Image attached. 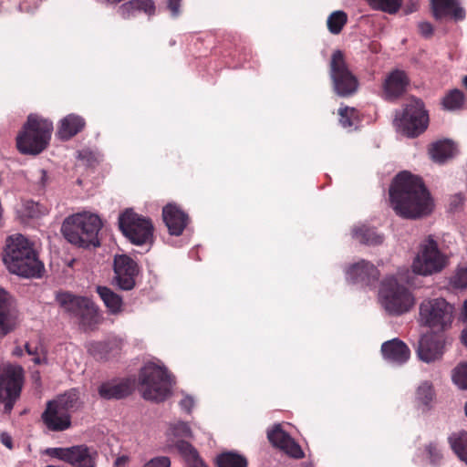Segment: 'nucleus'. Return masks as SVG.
<instances>
[{
  "label": "nucleus",
  "instance_id": "obj_7",
  "mask_svg": "<svg viewBox=\"0 0 467 467\" xmlns=\"http://www.w3.org/2000/svg\"><path fill=\"white\" fill-rule=\"evenodd\" d=\"M379 301L385 311L392 316L409 312L415 304L412 293L393 276H388L381 282Z\"/></svg>",
  "mask_w": 467,
  "mask_h": 467
},
{
  "label": "nucleus",
  "instance_id": "obj_27",
  "mask_svg": "<svg viewBox=\"0 0 467 467\" xmlns=\"http://www.w3.org/2000/svg\"><path fill=\"white\" fill-rule=\"evenodd\" d=\"M132 386L128 380H113L102 383L99 387V394L102 399H122L131 393Z\"/></svg>",
  "mask_w": 467,
  "mask_h": 467
},
{
  "label": "nucleus",
  "instance_id": "obj_10",
  "mask_svg": "<svg viewBox=\"0 0 467 467\" xmlns=\"http://www.w3.org/2000/svg\"><path fill=\"white\" fill-rule=\"evenodd\" d=\"M119 225L122 234L135 245L151 244L153 225L150 219L132 210H126L119 217Z\"/></svg>",
  "mask_w": 467,
  "mask_h": 467
},
{
  "label": "nucleus",
  "instance_id": "obj_47",
  "mask_svg": "<svg viewBox=\"0 0 467 467\" xmlns=\"http://www.w3.org/2000/svg\"><path fill=\"white\" fill-rule=\"evenodd\" d=\"M143 467H171V460L167 456H157L148 461Z\"/></svg>",
  "mask_w": 467,
  "mask_h": 467
},
{
  "label": "nucleus",
  "instance_id": "obj_53",
  "mask_svg": "<svg viewBox=\"0 0 467 467\" xmlns=\"http://www.w3.org/2000/svg\"><path fill=\"white\" fill-rule=\"evenodd\" d=\"M25 348H26V350L27 354L30 355V356L36 355L37 352H38L37 347L36 346H32L29 343H26Z\"/></svg>",
  "mask_w": 467,
  "mask_h": 467
},
{
  "label": "nucleus",
  "instance_id": "obj_46",
  "mask_svg": "<svg viewBox=\"0 0 467 467\" xmlns=\"http://www.w3.org/2000/svg\"><path fill=\"white\" fill-rule=\"evenodd\" d=\"M181 393L182 398L179 401V406L182 410L187 413H191L195 404L194 398L189 394H186L184 391H182Z\"/></svg>",
  "mask_w": 467,
  "mask_h": 467
},
{
  "label": "nucleus",
  "instance_id": "obj_25",
  "mask_svg": "<svg viewBox=\"0 0 467 467\" xmlns=\"http://www.w3.org/2000/svg\"><path fill=\"white\" fill-rule=\"evenodd\" d=\"M165 435L168 446L175 447L177 450L180 442H187L184 439H191L193 436L189 423L182 420L170 421Z\"/></svg>",
  "mask_w": 467,
  "mask_h": 467
},
{
  "label": "nucleus",
  "instance_id": "obj_48",
  "mask_svg": "<svg viewBox=\"0 0 467 467\" xmlns=\"http://www.w3.org/2000/svg\"><path fill=\"white\" fill-rule=\"evenodd\" d=\"M182 0H168L167 8L172 17H178L181 14V3Z\"/></svg>",
  "mask_w": 467,
  "mask_h": 467
},
{
  "label": "nucleus",
  "instance_id": "obj_13",
  "mask_svg": "<svg viewBox=\"0 0 467 467\" xmlns=\"http://www.w3.org/2000/svg\"><path fill=\"white\" fill-rule=\"evenodd\" d=\"M330 78L334 91L340 97H348L354 94L358 88V81L349 70L340 50L333 52L330 60Z\"/></svg>",
  "mask_w": 467,
  "mask_h": 467
},
{
  "label": "nucleus",
  "instance_id": "obj_44",
  "mask_svg": "<svg viewBox=\"0 0 467 467\" xmlns=\"http://www.w3.org/2000/svg\"><path fill=\"white\" fill-rule=\"evenodd\" d=\"M426 451L431 464L437 466L442 460V453L441 448L437 443L431 442L426 446Z\"/></svg>",
  "mask_w": 467,
  "mask_h": 467
},
{
  "label": "nucleus",
  "instance_id": "obj_1",
  "mask_svg": "<svg viewBox=\"0 0 467 467\" xmlns=\"http://www.w3.org/2000/svg\"><path fill=\"white\" fill-rule=\"evenodd\" d=\"M390 205L406 219H417L432 211V201L420 178L409 171L395 176L389 187Z\"/></svg>",
  "mask_w": 467,
  "mask_h": 467
},
{
  "label": "nucleus",
  "instance_id": "obj_52",
  "mask_svg": "<svg viewBox=\"0 0 467 467\" xmlns=\"http://www.w3.org/2000/svg\"><path fill=\"white\" fill-rule=\"evenodd\" d=\"M1 441L4 445H5L7 448H12V439L11 437L6 433L1 434Z\"/></svg>",
  "mask_w": 467,
  "mask_h": 467
},
{
  "label": "nucleus",
  "instance_id": "obj_14",
  "mask_svg": "<svg viewBox=\"0 0 467 467\" xmlns=\"http://www.w3.org/2000/svg\"><path fill=\"white\" fill-rule=\"evenodd\" d=\"M47 453L73 467H97L99 452L94 447L85 444L65 448H49Z\"/></svg>",
  "mask_w": 467,
  "mask_h": 467
},
{
  "label": "nucleus",
  "instance_id": "obj_9",
  "mask_svg": "<svg viewBox=\"0 0 467 467\" xmlns=\"http://www.w3.org/2000/svg\"><path fill=\"white\" fill-rule=\"evenodd\" d=\"M448 265V257L439 249L437 242L429 235L420 245L413 259V273L429 276L441 272Z\"/></svg>",
  "mask_w": 467,
  "mask_h": 467
},
{
  "label": "nucleus",
  "instance_id": "obj_39",
  "mask_svg": "<svg viewBox=\"0 0 467 467\" xmlns=\"http://www.w3.org/2000/svg\"><path fill=\"white\" fill-rule=\"evenodd\" d=\"M348 21L347 14L343 11H335L329 15L327 20V28L330 33L337 35Z\"/></svg>",
  "mask_w": 467,
  "mask_h": 467
},
{
  "label": "nucleus",
  "instance_id": "obj_49",
  "mask_svg": "<svg viewBox=\"0 0 467 467\" xmlns=\"http://www.w3.org/2000/svg\"><path fill=\"white\" fill-rule=\"evenodd\" d=\"M464 202V197L462 193H456L451 197L450 201V209L451 211H456L462 207Z\"/></svg>",
  "mask_w": 467,
  "mask_h": 467
},
{
  "label": "nucleus",
  "instance_id": "obj_8",
  "mask_svg": "<svg viewBox=\"0 0 467 467\" xmlns=\"http://www.w3.org/2000/svg\"><path fill=\"white\" fill-rule=\"evenodd\" d=\"M55 299L63 312L78 319L84 329H91L99 322L98 307L88 297L63 291L57 293Z\"/></svg>",
  "mask_w": 467,
  "mask_h": 467
},
{
  "label": "nucleus",
  "instance_id": "obj_21",
  "mask_svg": "<svg viewBox=\"0 0 467 467\" xmlns=\"http://www.w3.org/2000/svg\"><path fill=\"white\" fill-rule=\"evenodd\" d=\"M380 351L383 359L395 366L403 365L410 357L409 347L399 338L385 341L381 345Z\"/></svg>",
  "mask_w": 467,
  "mask_h": 467
},
{
  "label": "nucleus",
  "instance_id": "obj_12",
  "mask_svg": "<svg viewBox=\"0 0 467 467\" xmlns=\"http://www.w3.org/2000/svg\"><path fill=\"white\" fill-rule=\"evenodd\" d=\"M24 372L20 366L6 365L0 368V403H4V411L10 413L18 399Z\"/></svg>",
  "mask_w": 467,
  "mask_h": 467
},
{
  "label": "nucleus",
  "instance_id": "obj_24",
  "mask_svg": "<svg viewBox=\"0 0 467 467\" xmlns=\"http://www.w3.org/2000/svg\"><path fill=\"white\" fill-rule=\"evenodd\" d=\"M433 15L436 19L450 16L455 21L465 18L466 13L456 0H431Z\"/></svg>",
  "mask_w": 467,
  "mask_h": 467
},
{
  "label": "nucleus",
  "instance_id": "obj_38",
  "mask_svg": "<svg viewBox=\"0 0 467 467\" xmlns=\"http://www.w3.org/2000/svg\"><path fill=\"white\" fill-rule=\"evenodd\" d=\"M464 103V95L460 89L454 88L449 91L442 99V106L445 109L454 111L461 109Z\"/></svg>",
  "mask_w": 467,
  "mask_h": 467
},
{
  "label": "nucleus",
  "instance_id": "obj_58",
  "mask_svg": "<svg viewBox=\"0 0 467 467\" xmlns=\"http://www.w3.org/2000/svg\"><path fill=\"white\" fill-rule=\"evenodd\" d=\"M463 313H464V315L467 317V300L464 302V306H463Z\"/></svg>",
  "mask_w": 467,
  "mask_h": 467
},
{
  "label": "nucleus",
  "instance_id": "obj_51",
  "mask_svg": "<svg viewBox=\"0 0 467 467\" xmlns=\"http://www.w3.org/2000/svg\"><path fill=\"white\" fill-rule=\"evenodd\" d=\"M128 462H129V457L126 455H121V456H119L115 460L114 466L115 467H124Z\"/></svg>",
  "mask_w": 467,
  "mask_h": 467
},
{
  "label": "nucleus",
  "instance_id": "obj_54",
  "mask_svg": "<svg viewBox=\"0 0 467 467\" xmlns=\"http://www.w3.org/2000/svg\"><path fill=\"white\" fill-rule=\"evenodd\" d=\"M47 180H48V177H47L46 171L41 170L40 171V178H39L40 185L42 187L46 186V184L47 183Z\"/></svg>",
  "mask_w": 467,
  "mask_h": 467
},
{
  "label": "nucleus",
  "instance_id": "obj_19",
  "mask_svg": "<svg viewBox=\"0 0 467 467\" xmlns=\"http://www.w3.org/2000/svg\"><path fill=\"white\" fill-rule=\"evenodd\" d=\"M267 438L275 447L281 449L289 456L296 459L304 457L301 447L281 428L280 424L275 425L273 429L267 432Z\"/></svg>",
  "mask_w": 467,
  "mask_h": 467
},
{
  "label": "nucleus",
  "instance_id": "obj_56",
  "mask_svg": "<svg viewBox=\"0 0 467 467\" xmlns=\"http://www.w3.org/2000/svg\"><path fill=\"white\" fill-rule=\"evenodd\" d=\"M462 340L463 344L467 346V327L462 332Z\"/></svg>",
  "mask_w": 467,
  "mask_h": 467
},
{
  "label": "nucleus",
  "instance_id": "obj_34",
  "mask_svg": "<svg viewBox=\"0 0 467 467\" xmlns=\"http://www.w3.org/2000/svg\"><path fill=\"white\" fill-rule=\"evenodd\" d=\"M448 441L457 457L467 464V431L454 432L449 436Z\"/></svg>",
  "mask_w": 467,
  "mask_h": 467
},
{
  "label": "nucleus",
  "instance_id": "obj_15",
  "mask_svg": "<svg viewBox=\"0 0 467 467\" xmlns=\"http://www.w3.org/2000/svg\"><path fill=\"white\" fill-rule=\"evenodd\" d=\"M448 342L449 338L442 333L430 331L421 335L416 348L418 358L425 363L439 360Z\"/></svg>",
  "mask_w": 467,
  "mask_h": 467
},
{
  "label": "nucleus",
  "instance_id": "obj_57",
  "mask_svg": "<svg viewBox=\"0 0 467 467\" xmlns=\"http://www.w3.org/2000/svg\"><path fill=\"white\" fill-rule=\"evenodd\" d=\"M14 354L16 355V356H22L23 355V350L21 349V348H16L14 350Z\"/></svg>",
  "mask_w": 467,
  "mask_h": 467
},
{
  "label": "nucleus",
  "instance_id": "obj_50",
  "mask_svg": "<svg viewBox=\"0 0 467 467\" xmlns=\"http://www.w3.org/2000/svg\"><path fill=\"white\" fill-rule=\"evenodd\" d=\"M418 26L420 35L423 36L424 37H429L433 33V27L428 22H420Z\"/></svg>",
  "mask_w": 467,
  "mask_h": 467
},
{
  "label": "nucleus",
  "instance_id": "obj_55",
  "mask_svg": "<svg viewBox=\"0 0 467 467\" xmlns=\"http://www.w3.org/2000/svg\"><path fill=\"white\" fill-rule=\"evenodd\" d=\"M33 362L36 365H40L44 362L45 358H42L40 356H39V353L37 352L36 355H33Z\"/></svg>",
  "mask_w": 467,
  "mask_h": 467
},
{
  "label": "nucleus",
  "instance_id": "obj_60",
  "mask_svg": "<svg viewBox=\"0 0 467 467\" xmlns=\"http://www.w3.org/2000/svg\"><path fill=\"white\" fill-rule=\"evenodd\" d=\"M465 414H466V416H467V402H466V404H465Z\"/></svg>",
  "mask_w": 467,
  "mask_h": 467
},
{
  "label": "nucleus",
  "instance_id": "obj_37",
  "mask_svg": "<svg viewBox=\"0 0 467 467\" xmlns=\"http://www.w3.org/2000/svg\"><path fill=\"white\" fill-rule=\"evenodd\" d=\"M433 399L434 391L432 384L428 381L422 382L416 391V400L419 406H421L423 410H429Z\"/></svg>",
  "mask_w": 467,
  "mask_h": 467
},
{
  "label": "nucleus",
  "instance_id": "obj_16",
  "mask_svg": "<svg viewBox=\"0 0 467 467\" xmlns=\"http://www.w3.org/2000/svg\"><path fill=\"white\" fill-rule=\"evenodd\" d=\"M114 281L122 290H131L135 286V278L139 274L137 263L126 254L114 258Z\"/></svg>",
  "mask_w": 467,
  "mask_h": 467
},
{
  "label": "nucleus",
  "instance_id": "obj_3",
  "mask_svg": "<svg viewBox=\"0 0 467 467\" xmlns=\"http://www.w3.org/2000/svg\"><path fill=\"white\" fill-rule=\"evenodd\" d=\"M102 223L93 213H82L67 217L61 227L64 237L79 247L99 246L98 234Z\"/></svg>",
  "mask_w": 467,
  "mask_h": 467
},
{
  "label": "nucleus",
  "instance_id": "obj_32",
  "mask_svg": "<svg viewBox=\"0 0 467 467\" xmlns=\"http://www.w3.org/2000/svg\"><path fill=\"white\" fill-rule=\"evenodd\" d=\"M178 451L185 461V467H208L190 442H180Z\"/></svg>",
  "mask_w": 467,
  "mask_h": 467
},
{
  "label": "nucleus",
  "instance_id": "obj_42",
  "mask_svg": "<svg viewBox=\"0 0 467 467\" xmlns=\"http://www.w3.org/2000/svg\"><path fill=\"white\" fill-rule=\"evenodd\" d=\"M452 381L462 389H467V362L459 364L451 375Z\"/></svg>",
  "mask_w": 467,
  "mask_h": 467
},
{
  "label": "nucleus",
  "instance_id": "obj_41",
  "mask_svg": "<svg viewBox=\"0 0 467 467\" xmlns=\"http://www.w3.org/2000/svg\"><path fill=\"white\" fill-rule=\"evenodd\" d=\"M339 123L343 128H351L355 125L357 113L354 108L341 107L338 109Z\"/></svg>",
  "mask_w": 467,
  "mask_h": 467
},
{
  "label": "nucleus",
  "instance_id": "obj_29",
  "mask_svg": "<svg viewBox=\"0 0 467 467\" xmlns=\"http://www.w3.org/2000/svg\"><path fill=\"white\" fill-rule=\"evenodd\" d=\"M352 237L361 244L368 245L379 244L383 242V235L366 224L355 225L352 229Z\"/></svg>",
  "mask_w": 467,
  "mask_h": 467
},
{
  "label": "nucleus",
  "instance_id": "obj_40",
  "mask_svg": "<svg viewBox=\"0 0 467 467\" xmlns=\"http://www.w3.org/2000/svg\"><path fill=\"white\" fill-rule=\"evenodd\" d=\"M373 9L395 14L401 5V0H366Z\"/></svg>",
  "mask_w": 467,
  "mask_h": 467
},
{
  "label": "nucleus",
  "instance_id": "obj_18",
  "mask_svg": "<svg viewBox=\"0 0 467 467\" xmlns=\"http://www.w3.org/2000/svg\"><path fill=\"white\" fill-rule=\"evenodd\" d=\"M17 309L13 297L0 287V334L11 332L17 323Z\"/></svg>",
  "mask_w": 467,
  "mask_h": 467
},
{
  "label": "nucleus",
  "instance_id": "obj_30",
  "mask_svg": "<svg viewBox=\"0 0 467 467\" xmlns=\"http://www.w3.org/2000/svg\"><path fill=\"white\" fill-rule=\"evenodd\" d=\"M137 11H143L150 16L155 12V5L152 0H130L124 3L119 9L120 16L127 18Z\"/></svg>",
  "mask_w": 467,
  "mask_h": 467
},
{
  "label": "nucleus",
  "instance_id": "obj_35",
  "mask_svg": "<svg viewBox=\"0 0 467 467\" xmlns=\"http://www.w3.org/2000/svg\"><path fill=\"white\" fill-rule=\"evenodd\" d=\"M117 347L114 340L91 341L87 344L88 352L96 359H107L109 354Z\"/></svg>",
  "mask_w": 467,
  "mask_h": 467
},
{
  "label": "nucleus",
  "instance_id": "obj_2",
  "mask_svg": "<svg viewBox=\"0 0 467 467\" xmlns=\"http://www.w3.org/2000/svg\"><path fill=\"white\" fill-rule=\"evenodd\" d=\"M3 260L10 273L23 277H39L44 270L34 244L21 234L6 237Z\"/></svg>",
  "mask_w": 467,
  "mask_h": 467
},
{
  "label": "nucleus",
  "instance_id": "obj_43",
  "mask_svg": "<svg viewBox=\"0 0 467 467\" xmlns=\"http://www.w3.org/2000/svg\"><path fill=\"white\" fill-rule=\"evenodd\" d=\"M78 158L87 166H93L101 161V154L89 149H83L78 152Z\"/></svg>",
  "mask_w": 467,
  "mask_h": 467
},
{
  "label": "nucleus",
  "instance_id": "obj_45",
  "mask_svg": "<svg viewBox=\"0 0 467 467\" xmlns=\"http://www.w3.org/2000/svg\"><path fill=\"white\" fill-rule=\"evenodd\" d=\"M451 284L456 288L467 287V267L460 269L456 272L451 279Z\"/></svg>",
  "mask_w": 467,
  "mask_h": 467
},
{
  "label": "nucleus",
  "instance_id": "obj_4",
  "mask_svg": "<svg viewBox=\"0 0 467 467\" xmlns=\"http://www.w3.org/2000/svg\"><path fill=\"white\" fill-rule=\"evenodd\" d=\"M139 382L145 400L160 402L171 395L172 379L160 362H147L140 369Z\"/></svg>",
  "mask_w": 467,
  "mask_h": 467
},
{
  "label": "nucleus",
  "instance_id": "obj_17",
  "mask_svg": "<svg viewBox=\"0 0 467 467\" xmlns=\"http://www.w3.org/2000/svg\"><path fill=\"white\" fill-rule=\"evenodd\" d=\"M345 275L348 282L362 286L374 285L379 276L375 265L366 260L350 265L346 268Z\"/></svg>",
  "mask_w": 467,
  "mask_h": 467
},
{
  "label": "nucleus",
  "instance_id": "obj_6",
  "mask_svg": "<svg viewBox=\"0 0 467 467\" xmlns=\"http://www.w3.org/2000/svg\"><path fill=\"white\" fill-rule=\"evenodd\" d=\"M454 306L442 297L426 298L419 307V323L432 332L443 333L451 327Z\"/></svg>",
  "mask_w": 467,
  "mask_h": 467
},
{
  "label": "nucleus",
  "instance_id": "obj_20",
  "mask_svg": "<svg viewBox=\"0 0 467 467\" xmlns=\"http://www.w3.org/2000/svg\"><path fill=\"white\" fill-rule=\"evenodd\" d=\"M409 78L405 71L394 69L389 72L382 84L383 97L387 100H393L400 97L409 85Z\"/></svg>",
  "mask_w": 467,
  "mask_h": 467
},
{
  "label": "nucleus",
  "instance_id": "obj_36",
  "mask_svg": "<svg viewBox=\"0 0 467 467\" xmlns=\"http://www.w3.org/2000/svg\"><path fill=\"white\" fill-rule=\"evenodd\" d=\"M216 464L218 467H247L248 462L244 456L227 451L217 456Z\"/></svg>",
  "mask_w": 467,
  "mask_h": 467
},
{
  "label": "nucleus",
  "instance_id": "obj_31",
  "mask_svg": "<svg viewBox=\"0 0 467 467\" xmlns=\"http://www.w3.org/2000/svg\"><path fill=\"white\" fill-rule=\"evenodd\" d=\"M50 401L67 413L78 410L81 406L79 392L76 389H71Z\"/></svg>",
  "mask_w": 467,
  "mask_h": 467
},
{
  "label": "nucleus",
  "instance_id": "obj_33",
  "mask_svg": "<svg viewBox=\"0 0 467 467\" xmlns=\"http://www.w3.org/2000/svg\"><path fill=\"white\" fill-rule=\"evenodd\" d=\"M97 292L111 314H119L122 311L121 296L106 286H98Z\"/></svg>",
  "mask_w": 467,
  "mask_h": 467
},
{
  "label": "nucleus",
  "instance_id": "obj_59",
  "mask_svg": "<svg viewBox=\"0 0 467 467\" xmlns=\"http://www.w3.org/2000/svg\"><path fill=\"white\" fill-rule=\"evenodd\" d=\"M463 85L465 86V88H467V76L464 77L463 78Z\"/></svg>",
  "mask_w": 467,
  "mask_h": 467
},
{
  "label": "nucleus",
  "instance_id": "obj_11",
  "mask_svg": "<svg viewBox=\"0 0 467 467\" xmlns=\"http://www.w3.org/2000/svg\"><path fill=\"white\" fill-rule=\"evenodd\" d=\"M428 120L423 102L420 99H412L406 105L402 114L396 115L394 124L399 132L408 137H416L427 129Z\"/></svg>",
  "mask_w": 467,
  "mask_h": 467
},
{
  "label": "nucleus",
  "instance_id": "obj_5",
  "mask_svg": "<svg viewBox=\"0 0 467 467\" xmlns=\"http://www.w3.org/2000/svg\"><path fill=\"white\" fill-rule=\"evenodd\" d=\"M52 130L51 121L30 114L23 130L17 135V149L24 154L36 155L40 153L47 146Z\"/></svg>",
  "mask_w": 467,
  "mask_h": 467
},
{
  "label": "nucleus",
  "instance_id": "obj_22",
  "mask_svg": "<svg viewBox=\"0 0 467 467\" xmlns=\"http://www.w3.org/2000/svg\"><path fill=\"white\" fill-rule=\"evenodd\" d=\"M41 419L47 428L53 431H62L70 427V415L64 410L56 406L50 400L42 413Z\"/></svg>",
  "mask_w": 467,
  "mask_h": 467
},
{
  "label": "nucleus",
  "instance_id": "obj_23",
  "mask_svg": "<svg viewBox=\"0 0 467 467\" xmlns=\"http://www.w3.org/2000/svg\"><path fill=\"white\" fill-rule=\"evenodd\" d=\"M162 218L171 235H181L188 223V215L177 205L169 203L162 209Z\"/></svg>",
  "mask_w": 467,
  "mask_h": 467
},
{
  "label": "nucleus",
  "instance_id": "obj_28",
  "mask_svg": "<svg viewBox=\"0 0 467 467\" xmlns=\"http://www.w3.org/2000/svg\"><path fill=\"white\" fill-rule=\"evenodd\" d=\"M455 144L450 140L436 141L430 149L431 159L439 163H443L456 154Z\"/></svg>",
  "mask_w": 467,
  "mask_h": 467
},
{
  "label": "nucleus",
  "instance_id": "obj_26",
  "mask_svg": "<svg viewBox=\"0 0 467 467\" xmlns=\"http://www.w3.org/2000/svg\"><path fill=\"white\" fill-rule=\"evenodd\" d=\"M85 119L77 114L71 113L60 119L57 136L62 140H68L79 133L85 127Z\"/></svg>",
  "mask_w": 467,
  "mask_h": 467
}]
</instances>
